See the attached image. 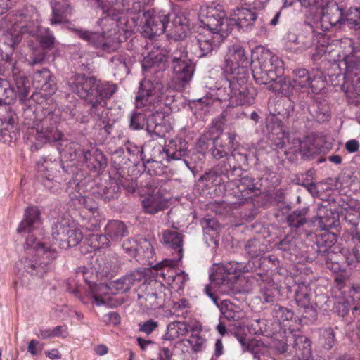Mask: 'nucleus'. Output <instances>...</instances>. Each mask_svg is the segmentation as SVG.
I'll list each match as a JSON object with an SVG mask.
<instances>
[{
    "mask_svg": "<svg viewBox=\"0 0 360 360\" xmlns=\"http://www.w3.org/2000/svg\"><path fill=\"white\" fill-rule=\"evenodd\" d=\"M233 18H226L222 6L212 4L200 10L204 32L198 34L189 45L197 56H207L220 46L234 27L248 31L257 20V14L248 8H236L231 11Z\"/></svg>",
    "mask_w": 360,
    "mask_h": 360,
    "instance_id": "f257e3e1",
    "label": "nucleus"
},
{
    "mask_svg": "<svg viewBox=\"0 0 360 360\" xmlns=\"http://www.w3.org/2000/svg\"><path fill=\"white\" fill-rule=\"evenodd\" d=\"M153 1L86 0L89 5L101 9L103 13L106 14V17L100 18L97 22V25L101 27L102 30L95 32L83 28H73L72 31L79 39L87 42L102 55L116 52L121 46L120 36L116 28H106L110 21L108 17H112L122 25L125 18L115 15V11L122 10L129 14H136L142 11L146 5H150Z\"/></svg>",
    "mask_w": 360,
    "mask_h": 360,
    "instance_id": "f03ea898",
    "label": "nucleus"
},
{
    "mask_svg": "<svg viewBox=\"0 0 360 360\" xmlns=\"http://www.w3.org/2000/svg\"><path fill=\"white\" fill-rule=\"evenodd\" d=\"M153 4V2L150 5H146L142 11L136 13L137 17L131 18L132 25L128 20H124L122 25H125L127 29L138 25L140 13L143 12L141 22H143V32L146 37L152 38L168 30L175 40H183L190 30V20L184 13L174 15L162 11L155 12L153 9L146 11V7L150 6Z\"/></svg>",
    "mask_w": 360,
    "mask_h": 360,
    "instance_id": "7ed1b4c3",
    "label": "nucleus"
},
{
    "mask_svg": "<svg viewBox=\"0 0 360 360\" xmlns=\"http://www.w3.org/2000/svg\"><path fill=\"white\" fill-rule=\"evenodd\" d=\"M70 89L89 105V114L95 120H100L107 101L118 89L116 84L97 80L94 77L79 74L69 82Z\"/></svg>",
    "mask_w": 360,
    "mask_h": 360,
    "instance_id": "20e7f679",
    "label": "nucleus"
},
{
    "mask_svg": "<svg viewBox=\"0 0 360 360\" xmlns=\"http://www.w3.org/2000/svg\"><path fill=\"white\" fill-rule=\"evenodd\" d=\"M341 47L343 49L341 63L345 69L342 89L347 97L357 98L360 96V57L354 53L360 51V49L350 39L342 41Z\"/></svg>",
    "mask_w": 360,
    "mask_h": 360,
    "instance_id": "39448f33",
    "label": "nucleus"
},
{
    "mask_svg": "<svg viewBox=\"0 0 360 360\" xmlns=\"http://www.w3.org/2000/svg\"><path fill=\"white\" fill-rule=\"evenodd\" d=\"M56 258V252L48 248L38 245L34 250L28 251L27 255L16 264V268L23 269L25 273L32 276L42 277L51 269L52 262Z\"/></svg>",
    "mask_w": 360,
    "mask_h": 360,
    "instance_id": "423d86ee",
    "label": "nucleus"
},
{
    "mask_svg": "<svg viewBox=\"0 0 360 360\" xmlns=\"http://www.w3.org/2000/svg\"><path fill=\"white\" fill-rule=\"evenodd\" d=\"M196 37H198V35L191 37L186 46L179 44L177 48L168 56L175 79L182 87L189 84L195 72V65L193 60L188 58V51L197 57L189 47L191 41ZM202 57L198 56V58Z\"/></svg>",
    "mask_w": 360,
    "mask_h": 360,
    "instance_id": "0eeeda50",
    "label": "nucleus"
},
{
    "mask_svg": "<svg viewBox=\"0 0 360 360\" xmlns=\"http://www.w3.org/2000/svg\"><path fill=\"white\" fill-rule=\"evenodd\" d=\"M170 290L158 281L143 283L138 292L139 304L147 309L162 307L170 300Z\"/></svg>",
    "mask_w": 360,
    "mask_h": 360,
    "instance_id": "6e6552de",
    "label": "nucleus"
},
{
    "mask_svg": "<svg viewBox=\"0 0 360 360\" xmlns=\"http://www.w3.org/2000/svg\"><path fill=\"white\" fill-rule=\"evenodd\" d=\"M32 131L37 144L55 143L60 153L64 151L61 147L65 139L63 133L58 128L56 118L53 116L46 117L40 123L37 124Z\"/></svg>",
    "mask_w": 360,
    "mask_h": 360,
    "instance_id": "1a4fd4ad",
    "label": "nucleus"
},
{
    "mask_svg": "<svg viewBox=\"0 0 360 360\" xmlns=\"http://www.w3.org/2000/svg\"><path fill=\"white\" fill-rule=\"evenodd\" d=\"M248 154L234 150L217 163V169L226 181H234L243 174L248 165Z\"/></svg>",
    "mask_w": 360,
    "mask_h": 360,
    "instance_id": "9d476101",
    "label": "nucleus"
},
{
    "mask_svg": "<svg viewBox=\"0 0 360 360\" xmlns=\"http://www.w3.org/2000/svg\"><path fill=\"white\" fill-rule=\"evenodd\" d=\"M230 88L232 94L231 106L250 105L254 102L256 90L248 84L244 72H240L238 76L233 75L230 79Z\"/></svg>",
    "mask_w": 360,
    "mask_h": 360,
    "instance_id": "9b49d317",
    "label": "nucleus"
},
{
    "mask_svg": "<svg viewBox=\"0 0 360 360\" xmlns=\"http://www.w3.org/2000/svg\"><path fill=\"white\" fill-rule=\"evenodd\" d=\"M252 269L250 262L246 264L231 261L218 267L216 272L210 276V278L218 285L231 287L238 280L240 274L252 271Z\"/></svg>",
    "mask_w": 360,
    "mask_h": 360,
    "instance_id": "f8f14e48",
    "label": "nucleus"
},
{
    "mask_svg": "<svg viewBox=\"0 0 360 360\" xmlns=\"http://www.w3.org/2000/svg\"><path fill=\"white\" fill-rule=\"evenodd\" d=\"M164 86L158 81L145 79L140 83V89L136 96V108L152 105L162 101Z\"/></svg>",
    "mask_w": 360,
    "mask_h": 360,
    "instance_id": "ddd939ff",
    "label": "nucleus"
},
{
    "mask_svg": "<svg viewBox=\"0 0 360 360\" xmlns=\"http://www.w3.org/2000/svg\"><path fill=\"white\" fill-rule=\"evenodd\" d=\"M234 139V135L231 133L215 139H210L206 134H203L199 139V144L202 148L210 147V152L212 157L220 161L229 155L228 151L233 147Z\"/></svg>",
    "mask_w": 360,
    "mask_h": 360,
    "instance_id": "4468645a",
    "label": "nucleus"
},
{
    "mask_svg": "<svg viewBox=\"0 0 360 360\" xmlns=\"http://www.w3.org/2000/svg\"><path fill=\"white\" fill-rule=\"evenodd\" d=\"M249 64L250 60L243 47L233 44L228 48V51L224 57V68L225 72L238 76L240 72L246 73L245 68L248 67Z\"/></svg>",
    "mask_w": 360,
    "mask_h": 360,
    "instance_id": "2eb2a0df",
    "label": "nucleus"
},
{
    "mask_svg": "<svg viewBox=\"0 0 360 360\" xmlns=\"http://www.w3.org/2000/svg\"><path fill=\"white\" fill-rule=\"evenodd\" d=\"M252 63L254 64L252 76L258 84H269L272 83L269 88L274 91H281L283 94H288L290 91L292 86L288 82L285 81L284 79H279V80H278L274 77H272L271 75L269 74L268 71L264 70L255 60Z\"/></svg>",
    "mask_w": 360,
    "mask_h": 360,
    "instance_id": "dca6fc26",
    "label": "nucleus"
},
{
    "mask_svg": "<svg viewBox=\"0 0 360 360\" xmlns=\"http://www.w3.org/2000/svg\"><path fill=\"white\" fill-rule=\"evenodd\" d=\"M175 262L174 260L165 259L161 263L157 264L155 267L160 271L159 274L163 278L164 281L174 288L182 289L185 283L188 281V276L184 271L176 273L174 266Z\"/></svg>",
    "mask_w": 360,
    "mask_h": 360,
    "instance_id": "f3484780",
    "label": "nucleus"
},
{
    "mask_svg": "<svg viewBox=\"0 0 360 360\" xmlns=\"http://www.w3.org/2000/svg\"><path fill=\"white\" fill-rule=\"evenodd\" d=\"M255 53L257 54L255 60L257 63L278 80L282 79L281 76L283 73V62L278 57L274 56L269 50L263 48L259 52L257 51Z\"/></svg>",
    "mask_w": 360,
    "mask_h": 360,
    "instance_id": "a211bd4d",
    "label": "nucleus"
},
{
    "mask_svg": "<svg viewBox=\"0 0 360 360\" xmlns=\"http://www.w3.org/2000/svg\"><path fill=\"white\" fill-rule=\"evenodd\" d=\"M344 18L345 13L338 4L335 1H328L323 8L321 27L324 31L329 30L338 24H344Z\"/></svg>",
    "mask_w": 360,
    "mask_h": 360,
    "instance_id": "6ab92c4d",
    "label": "nucleus"
},
{
    "mask_svg": "<svg viewBox=\"0 0 360 360\" xmlns=\"http://www.w3.org/2000/svg\"><path fill=\"white\" fill-rule=\"evenodd\" d=\"M351 217L349 214L345 216L346 221H349L354 226V229L351 230V235L355 245L348 252L346 256V259L349 265H352L357 262L360 263V214H359L356 219H350Z\"/></svg>",
    "mask_w": 360,
    "mask_h": 360,
    "instance_id": "aec40b11",
    "label": "nucleus"
},
{
    "mask_svg": "<svg viewBox=\"0 0 360 360\" xmlns=\"http://www.w3.org/2000/svg\"><path fill=\"white\" fill-rule=\"evenodd\" d=\"M33 82L37 88L44 91L46 95H52L57 89L55 77L45 68L35 72Z\"/></svg>",
    "mask_w": 360,
    "mask_h": 360,
    "instance_id": "412c9836",
    "label": "nucleus"
},
{
    "mask_svg": "<svg viewBox=\"0 0 360 360\" xmlns=\"http://www.w3.org/2000/svg\"><path fill=\"white\" fill-rule=\"evenodd\" d=\"M40 211L34 206L26 208L24 219L20 223L17 232L19 233H31L40 224Z\"/></svg>",
    "mask_w": 360,
    "mask_h": 360,
    "instance_id": "4be33fe9",
    "label": "nucleus"
},
{
    "mask_svg": "<svg viewBox=\"0 0 360 360\" xmlns=\"http://www.w3.org/2000/svg\"><path fill=\"white\" fill-rule=\"evenodd\" d=\"M169 126L165 123L164 115L156 112L150 116L146 122V130L153 137H163L169 131Z\"/></svg>",
    "mask_w": 360,
    "mask_h": 360,
    "instance_id": "5701e85b",
    "label": "nucleus"
},
{
    "mask_svg": "<svg viewBox=\"0 0 360 360\" xmlns=\"http://www.w3.org/2000/svg\"><path fill=\"white\" fill-rule=\"evenodd\" d=\"M142 275L139 271H131L122 276L121 278L110 281L112 294L124 293L129 290L131 287L139 281Z\"/></svg>",
    "mask_w": 360,
    "mask_h": 360,
    "instance_id": "b1692460",
    "label": "nucleus"
},
{
    "mask_svg": "<svg viewBox=\"0 0 360 360\" xmlns=\"http://www.w3.org/2000/svg\"><path fill=\"white\" fill-rule=\"evenodd\" d=\"M321 240L317 242L318 257L328 264L329 262H332L335 256V253L331 251L330 248L332 245L336 242V236L334 234L325 233L322 235Z\"/></svg>",
    "mask_w": 360,
    "mask_h": 360,
    "instance_id": "393cba45",
    "label": "nucleus"
},
{
    "mask_svg": "<svg viewBox=\"0 0 360 360\" xmlns=\"http://www.w3.org/2000/svg\"><path fill=\"white\" fill-rule=\"evenodd\" d=\"M179 143L180 144L179 146H177L176 141H171L169 142V144L167 146V161H169L170 160H178L183 158L184 164L189 169L193 171L195 169V167L191 165L186 158V155L188 152L187 148L186 147V143L185 141H182L181 139L179 140Z\"/></svg>",
    "mask_w": 360,
    "mask_h": 360,
    "instance_id": "a878e982",
    "label": "nucleus"
},
{
    "mask_svg": "<svg viewBox=\"0 0 360 360\" xmlns=\"http://www.w3.org/2000/svg\"><path fill=\"white\" fill-rule=\"evenodd\" d=\"M162 243L176 251V259H180L183 255L182 235L174 230H166L162 233Z\"/></svg>",
    "mask_w": 360,
    "mask_h": 360,
    "instance_id": "bb28decb",
    "label": "nucleus"
},
{
    "mask_svg": "<svg viewBox=\"0 0 360 360\" xmlns=\"http://www.w3.org/2000/svg\"><path fill=\"white\" fill-rule=\"evenodd\" d=\"M197 331V326H190L186 322L184 321H174L171 322L167 326V330L165 335V339L173 340L180 336H184L187 334L188 330Z\"/></svg>",
    "mask_w": 360,
    "mask_h": 360,
    "instance_id": "cd10ccee",
    "label": "nucleus"
},
{
    "mask_svg": "<svg viewBox=\"0 0 360 360\" xmlns=\"http://www.w3.org/2000/svg\"><path fill=\"white\" fill-rule=\"evenodd\" d=\"M51 25L62 24L68 22V11L69 4L65 0H52Z\"/></svg>",
    "mask_w": 360,
    "mask_h": 360,
    "instance_id": "c85d7f7f",
    "label": "nucleus"
},
{
    "mask_svg": "<svg viewBox=\"0 0 360 360\" xmlns=\"http://www.w3.org/2000/svg\"><path fill=\"white\" fill-rule=\"evenodd\" d=\"M302 110L306 108L311 116L319 122H323L330 117L329 107L325 102H314L311 105H302Z\"/></svg>",
    "mask_w": 360,
    "mask_h": 360,
    "instance_id": "c756f323",
    "label": "nucleus"
},
{
    "mask_svg": "<svg viewBox=\"0 0 360 360\" xmlns=\"http://www.w3.org/2000/svg\"><path fill=\"white\" fill-rule=\"evenodd\" d=\"M142 204L146 213L154 214L159 211L163 210L166 207L167 202L160 193H157L144 198Z\"/></svg>",
    "mask_w": 360,
    "mask_h": 360,
    "instance_id": "7c9ffc66",
    "label": "nucleus"
},
{
    "mask_svg": "<svg viewBox=\"0 0 360 360\" xmlns=\"http://www.w3.org/2000/svg\"><path fill=\"white\" fill-rule=\"evenodd\" d=\"M293 348L295 356L299 360H309L311 356V347L309 340L300 335L295 338Z\"/></svg>",
    "mask_w": 360,
    "mask_h": 360,
    "instance_id": "2f4dec72",
    "label": "nucleus"
},
{
    "mask_svg": "<svg viewBox=\"0 0 360 360\" xmlns=\"http://www.w3.org/2000/svg\"><path fill=\"white\" fill-rule=\"evenodd\" d=\"M84 161L88 167L94 169H101L107 165L106 158L103 153L98 149L86 150L84 153Z\"/></svg>",
    "mask_w": 360,
    "mask_h": 360,
    "instance_id": "473e14b6",
    "label": "nucleus"
},
{
    "mask_svg": "<svg viewBox=\"0 0 360 360\" xmlns=\"http://www.w3.org/2000/svg\"><path fill=\"white\" fill-rule=\"evenodd\" d=\"M91 292L96 305L109 304L110 297L108 295L112 293L111 283L96 284L91 287Z\"/></svg>",
    "mask_w": 360,
    "mask_h": 360,
    "instance_id": "72a5a7b5",
    "label": "nucleus"
},
{
    "mask_svg": "<svg viewBox=\"0 0 360 360\" xmlns=\"http://www.w3.org/2000/svg\"><path fill=\"white\" fill-rule=\"evenodd\" d=\"M313 81L314 79H312L307 69L297 68L293 70L292 82L294 87L299 89L310 87L312 92H315L317 89L314 88Z\"/></svg>",
    "mask_w": 360,
    "mask_h": 360,
    "instance_id": "f704fd0d",
    "label": "nucleus"
},
{
    "mask_svg": "<svg viewBox=\"0 0 360 360\" xmlns=\"http://www.w3.org/2000/svg\"><path fill=\"white\" fill-rule=\"evenodd\" d=\"M61 164L58 161L49 162L45 160L44 162L39 165V173L43 178L42 183L47 188H51V180L54 178L53 170H56Z\"/></svg>",
    "mask_w": 360,
    "mask_h": 360,
    "instance_id": "c9c22d12",
    "label": "nucleus"
},
{
    "mask_svg": "<svg viewBox=\"0 0 360 360\" xmlns=\"http://www.w3.org/2000/svg\"><path fill=\"white\" fill-rule=\"evenodd\" d=\"M105 233L112 241L121 240L128 234L126 225L121 221L112 220L105 227Z\"/></svg>",
    "mask_w": 360,
    "mask_h": 360,
    "instance_id": "e433bc0d",
    "label": "nucleus"
},
{
    "mask_svg": "<svg viewBox=\"0 0 360 360\" xmlns=\"http://www.w3.org/2000/svg\"><path fill=\"white\" fill-rule=\"evenodd\" d=\"M220 311L224 317L230 321H238L242 319L243 312L240 307L228 300L221 301Z\"/></svg>",
    "mask_w": 360,
    "mask_h": 360,
    "instance_id": "4c0bfd02",
    "label": "nucleus"
},
{
    "mask_svg": "<svg viewBox=\"0 0 360 360\" xmlns=\"http://www.w3.org/2000/svg\"><path fill=\"white\" fill-rule=\"evenodd\" d=\"M120 191V184L115 179H110L105 186L99 188L98 195L104 201H110L118 197Z\"/></svg>",
    "mask_w": 360,
    "mask_h": 360,
    "instance_id": "58836bf2",
    "label": "nucleus"
},
{
    "mask_svg": "<svg viewBox=\"0 0 360 360\" xmlns=\"http://www.w3.org/2000/svg\"><path fill=\"white\" fill-rule=\"evenodd\" d=\"M7 27V21L2 18L0 21V41L14 49L15 46L20 42L22 37L19 33L13 34L8 30H5L4 28Z\"/></svg>",
    "mask_w": 360,
    "mask_h": 360,
    "instance_id": "ea45409f",
    "label": "nucleus"
},
{
    "mask_svg": "<svg viewBox=\"0 0 360 360\" xmlns=\"http://www.w3.org/2000/svg\"><path fill=\"white\" fill-rule=\"evenodd\" d=\"M110 69L115 75L122 76L129 73V68L126 63V57L122 54L112 56L108 62Z\"/></svg>",
    "mask_w": 360,
    "mask_h": 360,
    "instance_id": "a19ab883",
    "label": "nucleus"
},
{
    "mask_svg": "<svg viewBox=\"0 0 360 360\" xmlns=\"http://www.w3.org/2000/svg\"><path fill=\"white\" fill-rule=\"evenodd\" d=\"M72 223L69 219H62L60 221H57L52 229V236L53 240L63 243L65 239L66 236L68 235V231Z\"/></svg>",
    "mask_w": 360,
    "mask_h": 360,
    "instance_id": "79ce46f5",
    "label": "nucleus"
},
{
    "mask_svg": "<svg viewBox=\"0 0 360 360\" xmlns=\"http://www.w3.org/2000/svg\"><path fill=\"white\" fill-rule=\"evenodd\" d=\"M193 115L198 120H203L211 110V102L208 98L195 100L191 103Z\"/></svg>",
    "mask_w": 360,
    "mask_h": 360,
    "instance_id": "37998d69",
    "label": "nucleus"
},
{
    "mask_svg": "<svg viewBox=\"0 0 360 360\" xmlns=\"http://www.w3.org/2000/svg\"><path fill=\"white\" fill-rule=\"evenodd\" d=\"M309 209L304 207L301 210H296L287 217L288 226L295 231L307 223L306 215Z\"/></svg>",
    "mask_w": 360,
    "mask_h": 360,
    "instance_id": "c03bdc74",
    "label": "nucleus"
},
{
    "mask_svg": "<svg viewBox=\"0 0 360 360\" xmlns=\"http://www.w3.org/2000/svg\"><path fill=\"white\" fill-rule=\"evenodd\" d=\"M311 289L304 283H299L295 289V299L300 307H307L310 305Z\"/></svg>",
    "mask_w": 360,
    "mask_h": 360,
    "instance_id": "a18cd8bd",
    "label": "nucleus"
},
{
    "mask_svg": "<svg viewBox=\"0 0 360 360\" xmlns=\"http://www.w3.org/2000/svg\"><path fill=\"white\" fill-rule=\"evenodd\" d=\"M287 142L288 144L285 146L286 150L284 151V153L287 159L290 162H295L297 160V154L302 155L304 141H302L300 139L295 138L291 141L289 140Z\"/></svg>",
    "mask_w": 360,
    "mask_h": 360,
    "instance_id": "49530a36",
    "label": "nucleus"
},
{
    "mask_svg": "<svg viewBox=\"0 0 360 360\" xmlns=\"http://www.w3.org/2000/svg\"><path fill=\"white\" fill-rule=\"evenodd\" d=\"M200 180L207 182V186H217L224 184L226 180L221 172L217 169V165L213 169L205 173L201 177Z\"/></svg>",
    "mask_w": 360,
    "mask_h": 360,
    "instance_id": "de8ad7c7",
    "label": "nucleus"
},
{
    "mask_svg": "<svg viewBox=\"0 0 360 360\" xmlns=\"http://www.w3.org/2000/svg\"><path fill=\"white\" fill-rule=\"evenodd\" d=\"M233 182L243 196H245L246 195L252 193L255 188L254 179L247 175H242L240 177H238L237 180Z\"/></svg>",
    "mask_w": 360,
    "mask_h": 360,
    "instance_id": "09e8293b",
    "label": "nucleus"
},
{
    "mask_svg": "<svg viewBox=\"0 0 360 360\" xmlns=\"http://www.w3.org/2000/svg\"><path fill=\"white\" fill-rule=\"evenodd\" d=\"M277 124L278 131L272 132L269 138L277 148L283 149L285 147L286 142L289 141V134L283 129L280 121Z\"/></svg>",
    "mask_w": 360,
    "mask_h": 360,
    "instance_id": "8fccbe9b",
    "label": "nucleus"
},
{
    "mask_svg": "<svg viewBox=\"0 0 360 360\" xmlns=\"http://www.w3.org/2000/svg\"><path fill=\"white\" fill-rule=\"evenodd\" d=\"M136 108L130 117L129 127L133 130H140L146 128L148 118L143 110H139Z\"/></svg>",
    "mask_w": 360,
    "mask_h": 360,
    "instance_id": "3c124183",
    "label": "nucleus"
},
{
    "mask_svg": "<svg viewBox=\"0 0 360 360\" xmlns=\"http://www.w3.org/2000/svg\"><path fill=\"white\" fill-rule=\"evenodd\" d=\"M344 24L350 28L360 29V8H349L345 13Z\"/></svg>",
    "mask_w": 360,
    "mask_h": 360,
    "instance_id": "603ef678",
    "label": "nucleus"
},
{
    "mask_svg": "<svg viewBox=\"0 0 360 360\" xmlns=\"http://www.w3.org/2000/svg\"><path fill=\"white\" fill-rule=\"evenodd\" d=\"M68 235L66 236L65 239L60 245L67 247H75L78 245L83 238V233L80 229H77L72 223Z\"/></svg>",
    "mask_w": 360,
    "mask_h": 360,
    "instance_id": "864d4df0",
    "label": "nucleus"
},
{
    "mask_svg": "<svg viewBox=\"0 0 360 360\" xmlns=\"http://www.w3.org/2000/svg\"><path fill=\"white\" fill-rule=\"evenodd\" d=\"M245 250L250 257L254 258L262 255L265 252V247L259 240L252 238L247 242Z\"/></svg>",
    "mask_w": 360,
    "mask_h": 360,
    "instance_id": "5fc2aeb1",
    "label": "nucleus"
},
{
    "mask_svg": "<svg viewBox=\"0 0 360 360\" xmlns=\"http://www.w3.org/2000/svg\"><path fill=\"white\" fill-rule=\"evenodd\" d=\"M164 160L167 161V148H163L160 144H155L151 150L150 157L145 162H162Z\"/></svg>",
    "mask_w": 360,
    "mask_h": 360,
    "instance_id": "6e6d98bb",
    "label": "nucleus"
},
{
    "mask_svg": "<svg viewBox=\"0 0 360 360\" xmlns=\"http://www.w3.org/2000/svg\"><path fill=\"white\" fill-rule=\"evenodd\" d=\"M277 249L290 255L296 253L295 239L290 235L286 236L277 243Z\"/></svg>",
    "mask_w": 360,
    "mask_h": 360,
    "instance_id": "4d7b16f0",
    "label": "nucleus"
},
{
    "mask_svg": "<svg viewBox=\"0 0 360 360\" xmlns=\"http://www.w3.org/2000/svg\"><path fill=\"white\" fill-rule=\"evenodd\" d=\"M273 314L280 322L291 321L294 316V313L292 310L280 305H275L274 307Z\"/></svg>",
    "mask_w": 360,
    "mask_h": 360,
    "instance_id": "13d9d810",
    "label": "nucleus"
},
{
    "mask_svg": "<svg viewBox=\"0 0 360 360\" xmlns=\"http://www.w3.org/2000/svg\"><path fill=\"white\" fill-rule=\"evenodd\" d=\"M37 37L41 45L40 48L44 50L53 48L55 44V37L49 29H46L45 32L40 33Z\"/></svg>",
    "mask_w": 360,
    "mask_h": 360,
    "instance_id": "bf43d9fd",
    "label": "nucleus"
},
{
    "mask_svg": "<svg viewBox=\"0 0 360 360\" xmlns=\"http://www.w3.org/2000/svg\"><path fill=\"white\" fill-rule=\"evenodd\" d=\"M116 153H123L125 156L128 157V159L130 161H136V160L134 158V156L140 155L141 159L143 161H145L146 156L143 155V148H139L136 146H131L129 147H127L126 150L124 149H120L116 151Z\"/></svg>",
    "mask_w": 360,
    "mask_h": 360,
    "instance_id": "052dcab7",
    "label": "nucleus"
},
{
    "mask_svg": "<svg viewBox=\"0 0 360 360\" xmlns=\"http://www.w3.org/2000/svg\"><path fill=\"white\" fill-rule=\"evenodd\" d=\"M122 249L127 257H135L138 252L137 241L134 238H128L123 242Z\"/></svg>",
    "mask_w": 360,
    "mask_h": 360,
    "instance_id": "680f3d73",
    "label": "nucleus"
},
{
    "mask_svg": "<svg viewBox=\"0 0 360 360\" xmlns=\"http://www.w3.org/2000/svg\"><path fill=\"white\" fill-rule=\"evenodd\" d=\"M323 338L324 340L323 343L324 348L328 350L332 349L336 342L334 329L332 328L325 329L323 333Z\"/></svg>",
    "mask_w": 360,
    "mask_h": 360,
    "instance_id": "e2e57ef3",
    "label": "nucleus"
},
{
    "mask_svg": "<svg viewBox=\"0 0 360 360\" xmlns=\"http://www.w3.org/2000/svg\"><path fill=\"white\" fill-rule=\"evenodd\" d=\"M302 308L304 312L302 315V321H304L305 324L314 323L317 318L316 309L311 305Z\"/></svg>",
    "mask_w": 360,
    "mask_h": 360,
    "instance_id": "0e129e2a",
    "label": "nucleus"
},
{
    "mask_svg": "<svg viewBox=\"0 0 360 360\" xmlns=\"http://www.w3.org/2000/svg\"><path fill=\"white\" fill-rule=\"evenodd\" d=\"M200 224L206 234L210 231H217L219 228V223L213 218H204L200 221Z\"/></svg>",
    "mask_w": 360,
    "mask_h": 360,
    "instance_id": "69168bd1",
    "label": "nucleus"
},
{
    "mask_svg": "<svg viewBox=\"0 0 360 360\" xmlns=\"http://www.w3.org/2000/svg\"><path fill=\"white\" fill-rule=\"evenodd\" d=\"M46 56L45 51L40 48H35L32 51V53L30 56L29 63L31 65H34L42 63Z\"/></svg>",
    "mask_w": 360,
    "mask_h": 360,
    "instance_id": "338daca9",
    "label": "nucleus"
},
{
    "mask_svg": "<svg viewBox=\"0 0 360 360\" xmlns=\"http://www.w3.org/2000/svg\"><path fill=\"white\" fill-rule=\"evenodd\" d=\"M302 147V156L305 159L314 158L318 153L319 150L309 141H304Z\"/></svg>",
    "mask_w": 360,
    "mask_h": 360,
    "instance_id": "774afa93",
    "label": "nucleus"
}]
</instances>
